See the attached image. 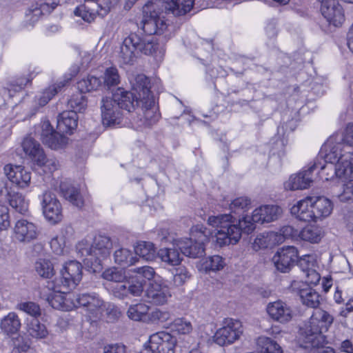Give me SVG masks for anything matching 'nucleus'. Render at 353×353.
<instances>
[{
    "label": "nucleus",
    "instance_id": "f257e3e1",
    "mask_svg": "<svg viewBox=\"0 0 353 353\" xmlns=\"http://www.w3.org/2000/svg\"><path fill=\"white\" fill-rule=\"evenodd\" d=\"M162 1L148 2L143 7V18L137 24L148 36L141 37L131 32L124 38L119 54V61L123 64H131L140 53L144 54H163L164 50L160 47L157 39L152 34L162 35L165 41L172 37L176 32L173 24L164 19Z\"/></svg>",
    "mask_w": 353,
    "mask_h": 353
},
{
    "label": "nucleus",
    "instance_id": "f03ea898",
    "mask_svg": "<svg viewBox=\"0 0 353 353\" xmlns=\"http://www.w3.org/2000/svg\"><path fill=\"white\" fill-rule=\"evenodd\" d=\"M282 212L277 205H265L255 209L251 216H246L238 222L230 214H224L209 216L208 223L216 228V244L223 247L236 244L240 240L242 232H252L255 228V223H270L278 219Z\"/></svg>",
    "mask_w": 353,
    "mask_h": 353
},
{
    "label": "nucleus",
    "instance_id": "7ed1b4c3",
    "mask_svg": "<svg viewBox=\"0 0 353 353\" xmlns=\"http://www.w3.org/2000/svg\"><path fill=\"white\" fill-rule=\"evenodd\" d=\"M334 321V317L321 309L313 312L310 318L300 327L299 342L307 353H334L333 348L324 346L326 338L323 334Z\"/></svg>",
    "mask_w": 353,
    "mask_h": 353
},
{
    "label": "nucleus",
    "instance_id": "20e7f679",
    "mask_svg": "<svg viewBox=\"0 0 353 353\" xmlns=\"http://www.w3.org/2000/svg\"><path fill=\"white\" fill-rule=\"evenodd\" d=\"M112 243L106 236L98 235L92 244L81 241L77 245L78 253L83 258L84 264L93 272L101 269V262L110 256Z\"/></svg>",
    "mask_w": 353,
    "mask_h": 353
},
{
    "label": "nucleus",
    "instance_id": "39448f33",
    "mask_svg": "<svg viewBox=\"0 0 353 353\" xmlns=\"http://www.w3.org/2000/svg\"><path fill=\"white\" fill-rule=\"evenodd\" d=\"M333 138L331 137L326 144L329 152L323 156H318L311 163L310 169L317 171L319 178L325 180H332L338 178V167L336 159L340 154L341 143L332 145Z\"/></svg>",
    "mask_w": 353,
    "mask_h": 353
},
{
    "label": "nucleus",
    "instance_id": "423d86ee",
    "mask_svg": "<svg viewBox=\"0 0 353 353\" xmlns=\"http://www.w3.org/2000/svg\"><path fill=\"white\" fill-rule=\"evenodd\" d=\"M210 234V232L204 225H194L190 230V238L178 241L176 246L187 256L201 257L204 254V243L208 240Z\"/></svg>",
    "mask_w": 353,
    "mask_h": 353
},
{
    "label": "nucleus",
    "instance_id": "0eeeda50",
    "mask_svg": "<svg viewBox=\"0 0 353 353\" xmlns=\"http://www.w3.org/2000/svg\"><path fill=\"white\" fill-rule=\"evenodd\" d=\"M21 145L26 156L34 165L43 168L44 172L52 173L58 169L57 159L48 158L41 145L32 137H26Z\"/></svg>",
    "mask_w": 353,
    "mask_h": 353
},
{
    "label": "nucleus",
    "instance_id": "6e6552de",
    "mask_svg": "<svg viewBox=\"0 0 353 353\" xmlns=\"http://www.w3.org/2000/svg\"><path fill=\"white\" fill-rule=\"evenodd\" d=\"M243 326L240 321L225 318L223 320L222 327L216 330L214 341L220 346L233 343L243 334Z\"/></svg>",
    "mask_w": 353,
    "mask_h": 353
},
{
    "label": "nucleus",
    "instance_id": "1a4fd4ad",
    "mask_svg": "<svg viewBox=\"0 0 353 353\" xmlns=\"http://www.w3.org/2000/svg\"><path fill=\"white\" fill-rule=\"evenodd\" d=\"M82 279V265L77 261L66 262L60 272V276L56 278L58 286L63 290H72L76 288Z\"/></svg>",
    "mask_w": 353,
    "mask_h": 353
},
{
    "label": "nucleus",
    "instance_id": "9d476101",
    "mask_svg": "<svg viewBox=\"0 0 353 353\" xmlns=\"http://www.w3.org/2000/svg\"><path fill=\"white\" fill-rule=\"evenodd\" d=\"M176 345L174 336L166 332H159L150 336L142 353H174Z\"/></svg>",
    "mask_w": 353,
    "mask_h": 353
},
{
    "label": "nucleus",
    "instance_id": "9b49d317",
    "mask_svg": "<svg viewBox=\"0 0 353 353\" xmlns=\"http://www.w3.org/2000/svg\"><path fill=\"white\" fill-rule=\"evenodd\" d=\"M72 303L75 307H82L90 316L97 317L105 309V303L96 293H83L74 296Z\"/></svg>",
    "mask_w": 353,
    "mask_h": 353
},
{
    "label": "nucleus",
    "instance_id": "f8f14e48",
    "mask_svg": "<svg viewBox=\"0 0 353 353\" xmlns=\"http://www.w3.org/2000/svg\"><path fill=\"white\" fill-rule=\"evenodd\" d=\"M299 252L294 246L283 247L276 252L272 258L276 268L281 272H288L296 264Z\"/></svg>",
    "mask_w": 353,
    "mask_h": 353
},
{
    "label": "nucleus",
    "instance_id": "ddd939ff",
    "mask_svg": "<svg viewBox=\"0 0 353 353\" xmlns=\"http://www.w3.org/2000/svg\"><path fill=\"white\" fill-rule=\"evenodd\" d=\"M68 290H63L56 282H48L47 286L42 290L41 298L46 300L50 306L57 310H66L64 294Z\"/></svg>",
    "mask_w": 353,
    "mask_h": 353
},
{
    "label": "nucleus",
    "instance_id": "4468645a",
    "mask_svg": "<svg viewBox=\"0 0 353 353\" xmlns=\"http://www.w3.org/2000/svg\"><path fill=\"white\" fill-rule=\"evenodd\" d=\"M39 234V231L35 223L21 219L15 223L13 239L18 242L28 243L35 240Z\"/></svg>",
    "mask_w": 353,
    "mask_h": 353
},
{
    "label": "nucleus",
    "instance_id": "2eb2a0df",
    "mask_svg": "<svg viewBox=\"0 0 353 353\" xmlns=\"http://www.w3.org/2000/svg\"><path fill=\"white\" fill-rule=\"evenodd\" d=\"M43 212L49 221L56 223L61 220L62 210L59 200L51 192L46 191L42 195Z\"/></svg>",
    "mask_w": 353,
    "mask_h": 353
},
{
    "label": "nucleus",
    "instance_id": "dca6fc26",
    "mask_svg": "<svg viewBox=\"0 0 353 353\" xmlns=\"http://www.w3.org/2000/svg\"><path fill=\"white\" fill-rule=\"evenodd\" d=\"M321 11L327 21L334 26H341L345 21L343 8L336 0H320Z\"/></svg>",
    "mask_w": 353,
    "mask_h": 353
},
{
    "label": "nucleus",
    "instance_id": "f3484780",
    "mask_svg": "<svg viewBox=\"0 0 353 353\" xmlns=\"http://www.w3.org/2000/svg\"><path fill=\"white\" fill-rule=\"evenodd\" d=\"M41 139L45 145L53 150L62 148L68 143V138L54 131L48 121L41 124Z\"/></svg>",
    "mask_w": 353,
    "mask_h": 353
},
{
    "label": "nucleus",
    "instance_id": "a211bd4d",
    "mask_svg": "<svg viewBox=\"0 0 353 353\" xmlns=\"http://www.w3.org/2000/svg\"><path fill=\"white\" fill-rule=\"evenodd\" d=\"M266 311L272 320L280 323L290 322L294 314L292 307L281 300L269 303L267 305Z\"/></svg>",
    "mask_w": 353,
    "mask_h": 353
},
{
    "label": "nucleus",
    "instance_id": "6ab92c4d",
    "mask_svg": "<svg viewBox=\"0 0 353 353\" xmlns=\"http://www.w3.org/2000/svg\"><path fill=\"white\" fill-rule=\"evenodd\" d=\"M57 6L58 2L55 1L52 2H47L43 0L38 1L27 10L26 13V21L30 25H33L38 21L41 16L50 14Z\"/></svg>",
    "mask_w": 353,
    "mask_h": 353
},
{
    "label": "nucleus",
    "instance_id": "aec40b11",
    "mask_svg": "<svg viewBox=\"0 0 353 353\" xmlns=\"http://www.w3.org/2000/svg\"><path fill=\"white\" fill-rule=\"evenodd\" d=\"M141 104V110L143 115L140 118L141 124L139 126L150 127L155 124L159 117L160 114L155 105L154 97L148 98L145 100L140 101Z\"/></svg>",
    "mask_w": 353,
    "mask_h": 353
},
{
    "label": "nucleus",
    "instance_id": "412c9836",
    "mask_svg": "<svg viewBox=\"0 0 353 353\" xmlns=\"http://www.w3.org/2000/svg\"><path fill=\"white\" fill-rule=\"evenodd\" d=\"M145 296L148 301L155 305H163L171 296L169 288L157 281L150 283L145 291Z\"/></svg>",
    "mask_w": 353,
    "mask_h": 353
},
{
    "label": "nucleus",
    "instance_id": "4be33fe9",
    "mask_svg": "<svg viewBox=\"0 0 353 353\" xmlns=\"http://www.w3.org/2000/svg\"><path fill=\"white\" fill-rule=\"evenodd\" d=\"M4 173L8 179L20 188H26L30 182V172L20 165L8 164L4 166Z\"/></svg>",
    "mask_w": 353,
    "mask_h": 353
},
{
    "label": "nucleus",
    "instance_id": "5701e85b",
    "mask_svg": "<svg viewBox=\"0 0 353 353\" xmlns=\"http://www.w3.org/2000/svg\"><path fill=\"white\" fill-rule=\"evenodd\" d=\"M101 117L103 123L110 125L117 123L120 119V108L112 98H103L101 101Z\"/></svg>",
    "mask_w": 353,
    "mask_h": 353
},
{
    "label": "nucleus",
    "instance_id": "b1692460",
    "mask_svg": "<svg viewBox=\"0 0 353 353\" xmlns=\"http://www.w3.org/2000/svg\"><path fill=\"white\" fill-rule=\"evenodd\" d=\"M342 145L340 147V154L336 159L338 167V179L343 181L353 180V153H341Z\"/></svg>",
    "mask_w": 353,
    "mask_h": 353
},
{
    "label": "nucleus",
    "instance_id": "393cba45",
    "mask_svg": "<svg viewBox=\"0 0 353 353\" xmlns=\"http://www.w3.org/2000/svg\"><path fill=\"white\" fill-rule=\"evenodd\" d=\"M312 172L313 170L310 169V165L307 170L292 175L284 183L285 188L288 190H296L309 188L313 181Z\"/></svg>",
    "mask_w": 353,
    "mask_h": 353
},
{
    "label": "nucleus",
    "instance_id": "a878e982",
    "mask_svg": "<svg viewBox=\"0 0 353 353\" xmlns=\"http://www.w3.org/2000/svg\"><path fill=\"white\" fill-rule=\"evenodd\" d=\"M311 196H307L296 203L291 208V213L296 219L305 222H315V214L311 208Z\"/></svg>",
    "mask_w": 353,
    "mask_h": 353
},
{
    "label": "nucleus",
    "instance_id": "bb28decb",
    "mask_svg": "<svg viewBox=\"0 0 353 353\" xmlns=\"http://www.w3.org/2000/svg\"><path fill=\"white\" fill-rule=\"evenodd\" d=\"M113 99L120 109L125 110L128 112L133 111L141 103L139 96L121 88H119L113 94Z\"/></svg>",
    "mask_w": 353,
    "mask_h": 353
},
{
    "label": "nucleus",
    "instance_id": "cd10ccee",
    "mask_svg": "<svg viewBox=\"0 0 353 353\" xmlns=\"http://www.w3.org/2000/svg\"><path fill=\"white\" fill-rule=\"evenodd\" d=\"M311 208L315 214V222L329 216L333 210L332 201L324 196H311Z\"/></svg>",
    "mask_w": 353,
    "mask_h": 353
},
{
    "label": "nucleus",
    "instance_id": "c85d7f7f",
    "mask_svg": "<svg viewBox=\"0 0 353 353\" xmlns=\"http://www.w3.org/2000/svg\"><path fill=\"white\" fill-rule=\"evenodd\" d=\"M194 5V0H170L162 1L165 13H172L174 16H181L190 12Z\"/></svg>",
    "mask_w": 353,
    "mask_h": 353
},
{
    "label": "nucleus",
    "instance_id": "c756f323",
    "mask_svg": "<svg viewBox=\"0 0 353 353\" xmlns=\"http://www.w3.org/2000/svg\"><path fill=\"white\" fill-rule=\"evenodd\" d=\"M281 239L282 238L277 235L276 232H263L256 236L252 243V247L255 250L272 248L281 244Z\"/></svg>",
    "mask_w": 353,
    "mask_h": 353
},
{
    "label": "nucleus",
    "instance_id": "7c9ffc66",
    "mask_svg": "<svg viewBox=\"0 0 353 353\" xmlns=\"http://www.w3.org/2000/svg\"><path fill=\"white\" fill-rule=\"evenodd\" d=\"M78 116L74 112L63 111L57 118V128L62 133H71L77 127Z\"/></svg>",
    "mask_w": 353,
    "mask_h": 353
},
{
    "label": "nucleus",
    "instance_id": "2f4dec72",
    "mask_svg": "<svg viewBox=\"0 0 353 353\" xmlns=\"http://www.w3.org/2000/svg\"><path fill=\"white\" fill-rule=\"evenodd\" d=\"M71 78L64 79L45 89L35 99L39 107L46 105L61 89L68 83Z\"/></svg>",
    "mask_w": 353,
    "mask_h": 353
},
{
    "label": "nucleus",
    "instance_id": "473e14b6",
    "mask_svg": "<svg viewBox=\"0 0 353 353\" xmlns=\"http://www.w3.org/2000/svg\"><path fill=\"white\" fill-rule=\"evenodd\" d=\"M21 327V319L14 312H9L3 316L0 322L2 332L9 336L17 334Z\"/></svg>",
    "mask_w": 353,
    "mask_h": 353
},
{
    "label": "nucleus",
    "instance_id": "72a5a7b5",
    "mask_svg": "<svg viewBox=\"0 0 353 353\" xmlns=\"http://www.w3.org/2000/svg\"><path fill=\"white\" fill-rule=\"evenodd\" d=\"M130 82L132 90L137 93L140 101L153 97L149 87V79L145 75L137 74Z\"/></svg>",
    "mask_w": 353,
    "mask_h": 353
},
{
    "label": "nucleus",
    "instance_id": "f704fd0d",
    "mask_svg": "<svg viewBox=\"0 0 353 353\" xmlns=\"http://www.w3.org/2000/svg\"><path fill=\"white\" fill-rule=\"evenodd\" d=\"M60 190L63 197L72 204L78 208L83 206V200L78 187L63 182L60 185Z\"/></svg>",
    "mask_w": 353,
    "mask_h": 353
},
{
    "label": "nucleus",
    "instance_id": "c9c22d12",
    "mask_svg": "<svg viewBox=\"0 0 353 353\" xmlns=\"http://www.w3.org/2000/svg\"><path fill=\"white\" fill-rule=\"evenodd\" d=\"M179 250V248H176L174 245L172 248H163L158 251L157 256L163 263L168 265H178L182 261Z\"/></svg>",
    "mask_w": 353,
    "mask_h": 353
},
{
    "label": "nucleus",
    "instance_id": "e433bc0d",
    "mask_svg": "<svg viewBox=\"0 0 353 353\" xmlns=\"http://www.w3.org/2000/svg\"><path fill=\"white\" fill-rule=\"evenodd\" d=\"M225 265V260L219 255H214L200 261L198 265L200 271L205 273L217 272L222 270Z\"/></svg>",
    "mask_w": 353,
    "mask_h": 353
},
{
    "label": "nucleus",
    "instance_id": "4c0bfd02",
    "mask_svg": "<svg viewBox=\"0 0 353 353\" xmlns=\"http://www.w3.org/2000/svg\"><path fill=\"white\" fill-rule=\"evenodd\" d=\"M99 12L95 0H85V3L74 10L75 15L81 17L87 22L94 21L97 14L99 15Z\"/></svg>",
    "mask_w": 353,
    "mask_h": 353
},
{
    "label": "nucleus",
    "instance_id": "58836bf2",
    "mask_svg": "<svg viewBox=\"0 0 353 353\" xmlns=\"http://www.w3.org/2000/svg\"><path fill=\"white\" fill-rule=\"evenodd\" d=\"M323 230L318 225H307L300 231L299 238L312 243H319L323 236Z\"/></svg>",
    "mask_w": 353,
    "mask_h": 353
},
{
    "label": "nucleus",
    "instance_id": "ea45409f",
    "mask_svg": "<svg viewBox=\"0 0 353 353\" xmlns=\"http://www.w3.org/2000/svg\"><path fill=\"white\" fill-rule=\"evenodd\" d=\"M257 353H283L280 345L272 339L259 336L256 340Z\"/></svg>",
    "mask_w": 353,
    "mask_h": 353
},
{
    "label": "nucleus",
    "instance_id": "a19ab883",
    "mask_svg": "<svg viewBox=\"0 0 353 353\" xmlns=\"http://www.w3.org/2000/svg\"><path fill=\"white\" fill-rule=\"evenodd\" d=\"M171 327L173 332L179 335H184L188 336V343L192 342L193 339L190 336L193 331V325L191 321L185 318H176L171 324Z\"/></svg>",
    "mask_w": 353,
    "mask_h": 353
},
{
    "label": "nucleus",
    "instance_id": "79ce46f5",
    "mask_svg": "<svg viewBox=\"0 0 353 353\" xmlns=\"http://www.w3.org/2000/svg\"><path fill=\"white\" fill-rule=\"evenodd\" d=\"M26 329L30 336L37 339H44L48 334L46 325L41 323L38 319L28 320Z\"/></svg>",
    "mask_w": 353,
    "mask_h": 353
},
{
    "label": "nucleus",
    "instance_id": "37998d69",
    "mask_svg": "<svg viewBox=\"0 0 353 353\" xmlns=\"http://www.w3.org/2000/svg\"><path fill=\"white\" fill-rule=\"evenodd\" d=\"M134 252L145 261H152L156 257L154 245L151 242L141 241L134 247Z\"/></svg>",
    "mask_w": 353,
    "mask_h": 353
},
{
    "label": "nucleus",
    "instance_id": "c03bdc74",
    "mask_svg": "<svg viewBox=\"0 0 353 353\" xmlns=\"http://www.w3.org/2000/svg\"><path fill=\"white\" fill-rule=\"evenodd\" d=\"M8 201L10 206L20 214H24L28 210V201L23 195L18 192L8 194Z\"/></svg>",
    "mask_w": 353,
    "mask_h": 353
},
{
    "label": "nucleus",
    "instance_id": "a18cd8bd",
    "mask_svg": "<svg viewBox=\"0 0 353 353\" xmlns=\"http://www.w3.org/2000/svg\"><path fill=\"white\" fill-rule=\"evenodd\" d=\"M87 107V100L80 92L73 94L68 101V108L70 109L68 111L77 112H82Z\"/></svg>",
    "mask_w": 353,
    "mask_h": 353
},
{
    "label": "nucleus",
    "instance_id": "49530a36",
    "mask_svg": "<svg viewBox=\"0 0 353 353\" xmlns=\"http://www.w3.org/2000/svg\"><path fill=\"white\" fill-rule=\"evenodd\" d=\"M32 79L30 74L19 77L10 83L8 90L5 92L12 97L15 93L21 92L28 83H31Z\"/></svg>",
    "mask_w": 353,
    "mask_h": 353
},
{
    "label": "nucleus",
    "instance_id": "de8ad7c7",
    "mask_svg": "<svg viewBox=\"0 0 353 353\" xmlns=\"http://www.w3.org/2000/svg\"><path fill=\"white\" fill-rule=\"evenodd\" d=\"M114 259L115 263L126 266L134 265L137 262V258L127 248L117 250L114 253Z\"/></svg>",
    "mask_w": 353,
    "mask_h": 353
},
{
    "label": "nucleus",
    "instance_id": "09e8293b",
    "mask_svg": "<svg viewBox=\"0 0 353 353\" xmlns=\"http://www.w3.org/2000/svg\"><path fill=\"white\" fill-rule=\"evenodd\" d=\"M149 311V306L143 303L132 305L127 311L128 316L136 321H142Z\"/></svg>",
    "mask_w": 353,
    "mask_h": 353
},
{
    "label": "nucleus",
    "instance_id": "8fccbe9b",
    "mask_svg": "<svg viewBox=\"0 0 353 353\" xmlns=\"http://www.w3.org/2000/svg\"><path fill=\"white\" fill-rule=\"evenodd\" d=\"M300 299L304 305L314 309L318 308L321 300L319 293L310 287Z\"/></svg>",
    "mask_w": 353,
    "mask_h": 353
},
{
    "label": "nucleus",
    "instance_id": "3c124183",
    "mask_svg": "<svg viewBox=\"0 0 353 353\" xmlns=\"http://www.w3.org/2000/svg\"><path fill=\"white\" fill-rule=\"evenodd\" d=\"M101 85V80L94 76H88L87 78L83 79L77 83L78 89L82 94L96 90Z\"/></svg>",
    "mask_w": 353,
    "mask_h": 353
},
{
    "label": "nucleus",
    "instance_id": "603ef678",
    "mask_svg": "<svg viewBox=\"0 0 353 353\" xmlns=\"http://www.w3.org/2000/svg\"><path fill=\"white\" fill-rule=\"evenodd\" d=\"M37 272L43 278H50L54 274V267L52 263L45 259H39L35 263Z\"/></svg>",
    "mask_w": 353,
    "mask_h": 353
},
{
    "label": "nucleus",
    "instance_id": "864d4df0",
    "mask_svg": "<svg viewBox=\"0 0 353 353\" xmlns=\"http://www.w3.org/2000/svg\"><path fill=\"white\" fill-rule=\"evenodd\" d=\"M127 283L129 294L136 296L141 295L145 285V279H142L141 276H136L131 278Z\"/></svg>",
    "mask_w": 353,
    "mask_h": 353
},
{
    "label": "nucleus",
    "instance_id": "5fc2aeb1",
    "mask_svg": "<svg viewBox=\"0 0 353 353\" xmlns=\"http://www.w3.org/2000/svg\"><path fill=\"white\" fill-rule=\"evenodd\" d=\"M105 85L110 88L117 85L120 83V75L118 70L115 67L108 68L103 76Z\"/></svg>",
    "mask_w": 353,
    "mask_h": 353
},
{
    "label": "nucleus",
    "instance_id": "6e6d98bb",
    "mask_svg": "<svg viewBox=\"0 0 353 353\" xmlns=\"http://www.w3.org/2000/svg\"><path fill=\"white\" fill-rule=\"evenodd\" d=\"M103 277L110 281L122 283L126 278L123 270L116 268H109L103 272Z\"/></svg>",
    "mask_w": 353,
    "mask_h": 353
},
{
    "label": "nucleus",
    "instance_id": "4d7b16f0",
    "mask_svg": "<svg viewBox=\"0 0 353 353\" xmlns=\"http://www.w3.org/2000/svg\"><path fill=\"white\" fill-rule=\"evenodd\" d=\"M17 309L26 312L33 319H37L41 314L40 307L34 302H23L17 305Z\"/></svg>",
    "mask_w": 353,
    "mask_h": 353
},
{
    "label": "nucleus",
    "instance_id": "13d9d810",
    "mask_svg": "<svg viewBox=\"0 0 353 353\" xmlns=\"http://www.w3.org/2000/svg\"><path fill=\"white\" fill-rule=\"evenodd\" d=\"M250 205V200L247 197H239L233 200L230 204V210L234 214H239Z\"/></svg>",
    "mask_w": 353,
    "mask_h": 353
},
{
    "label": "nucleus",
    "instance_id": "bf43d9fd",
    "mask_svg": "<svg viewBox=\"0 0 353 353\" xmlns=\"http://www.w3.org/2000/svg\"><path fill=\"white\" fill-rule=\"evenodd\" d=\"M190 274L185 267H179L173 274V284L176 287L183 285L190 278Z\"/></svg>",
    "mask_w": 353,
    "mask_h": 353
},
{
    "label": "nucleus",
    "instance_id": "052dcab7",
    "mask_svg": "<svg viewBox=\"0 0 353 353\" xmlns=\"http://www.w3.org/2000/svg\"><path fill=\"white\" fill-rule=\"evenodd\" d=\"M276 233L278 236L282 238L281 241V243H282L285 239H297L299 238L300 231L291 225H285Z\"/></svg>",
    "mask_w": 353,
    "mask_h": 353
},
{
    "label": "nucleus",
    "instance_id": "680f3d73",
    "mask_svg": "<svg viewBox=\"0 0 353 353\" xmlns=\"http://www.w3.org/2000/svg\"><path fill=\"white\" fill-rule=\"evenodd\" d=\"M296 263L301 268V270L305 273L310 270H312L315 266V260L312 255L305 254L303 256L298 258Z\"/></svg>",
    "mask_w": 353,
    "mask_h": 353
},
{
    "label": "nucleus",
    "instance_id": "e2e57ef3",
    "mask_svg": "<svg viewBox=\"0 0 353 353\" xmlns=\"http://www.w3.org/2000/svg\"><path fill=\"white\" fill-rule=\"evenodd\" d=\"M119 0H95L97 5V10H99V15L101 17L105 16L110 9L117 5Z\"/></svg>",
    "mask_w": 353,
    "mask_h": 353
},
{
    "label": "nucleus",
    "instance_id": "0e129e2a",
    "mask_svg": "<svg viewBox=\"0 0 353 353\" xmlns=\"http://www.w3.org/2000/svg\"><path fill=\"white\" fill-rule=\"evenodd\" d=\"M50 248L54 253L60 255L63 254L65 241L64 236H57L50 241Z\"/></svg>",
    "mask_w": 353,
    "mask_h": 353
},
{
    "label": "nucleus",
    "instance_id": "69168bd1",
    "mask_svg": "<svg viewBox=\"0 0 353 353\" xmlns=\"http://www.w3.org/2000/svg\"><path fill=\"white\" fill-rule=\"evenodd\" d=\"M310 286L305 281H293L290 286V290L292 292L297 294L299 297H301V295H303L306 292V290H308Z\"/></svg>",
    "mask_w": 353,
    "mask_h": 353
},
{
    "label": "nucleus",
    "instance_id": "338daca9",
    "mask_svg": "<svg viewBox=\"0 0 353 353\" xmlns=\"http://www.w3.org/2000/svg\"><path fill=\"white\" fill-rule=\"evenodd\" d=\"M152 321L164 323L171 319V314L167 310L156 309L150 314Z\"/></svg>",
    "mask_w": 353,
    "mask_h": 353
},
{
    "label": "nucleus",
    "instance_id": "774afa93",
    "mask_svg": "<svg viewBox=\"0 0 353 353\" xmlns=\"http://www.w3.org/2000/svg\"><path fill=\"white\" fill-rule=\"evenodd\" d=\"M342 140L346 145L353 147V123L347 125Z\"/></svg>",
    "mask_w": 353,
    "mask_h": 353
}]
</instances>
